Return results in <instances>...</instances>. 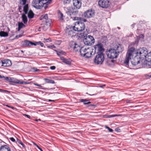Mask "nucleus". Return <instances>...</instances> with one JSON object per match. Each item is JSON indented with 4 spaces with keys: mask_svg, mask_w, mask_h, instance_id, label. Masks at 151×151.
<instances>
[{
    "mask_svg": "<svg viewBox=\"0 0 151 151\" xmlns=\"http://www.w3.org/2000/svg\"><path fill=\"white\" fill-rule=\"evenodd\" d=\"M147 52V49L145 47L140 48L136 51H135L134 48L131 47L128 50L124 63L127 65L129 60L131 59V57L133 56H135V57H136V56H139L140 59H143L145 58L146 60Z\"/></svg>",
    "mask_w": 151,
    "mask_h": 151,
    "instance_id": "1",
    "label": "nucleus"
},
{
    "mask_svg": "<svg viewBox=\"0 0 151 151\" xmlns=\"http://www.w3.org/2000/svg\"><path fill=\"white\" fill-rule=\"evenodd\" d=\"M69 45L71 50L74 52H76L78 50H80V52L81 55L85 58H88L94 54V52H93L94 50L91 47L85 49L82 48L80 49V47L73 41L70 42Z\"/></svg>",
    "mask_w": 151,
    "mask_h": 151,
    "instance_id": "2",
    "label": "nucleus"
},
{
    "mask_svg": "<svg viewBox=\"0 0 151 151\" xmlns=\"http://www.w3.org/2000/svg\"><path fill=\"white\" fill-rule=\"evenodd\" d=\"M124 48L121 44H117L112 48L109 49L107 52V55L108 58L111 59L116 58L120 52L123 50Z\"/></svg>",
    "mask_w": 151,
    "mask_h": 151,
    "instance_id": "3",
    "label": "nucleus"
},
{
    "mask_svg": "<svg viewBox=\"0 0 151 151\" xmlns=\"http://www.w3.org/2000/svg\"><path fill=\"white\" fill-rule=\"evenodd\" d=\"M74 19L75 20H78L79 21L76 22L75 23L73 27V30L78 32L84 30L85 28V25L83 22H86V19L78 17H74Z\"/></svg>",
    "mask_w": 151,
    "mask_h": 151,
    "instance_id": "4",
    "label": "nucleus"
},
{
    "mask_svg": "<svg viewBox=\"0 0 151 151\" xmlns=\"http://www.w3.org/2000/svg\"><path fill=\"white\" fill-rule=\"evenodd\" d=\"M97 54L94 59V63L97 65L101 64L104 59V54L102 52Z\"/></svg>",
    "mask_w": 151,
    "mask_h": 151,
    "instance_id": "5",
    "label": "nucleus"
},
{
    "mask_svg": "<svg viewBox=\"0 0 151 151\" xmlns=\"http://www.w3.org/2000/svg\"><path fill=\"white\" fill-rule=\"evenodd\" d=\"M83 41L86 45H91L94 42V39L92 36L87 35L83 39Z\"/></svg>",
    "mask_w": 151,
    "mask_h": 151,
    "instance_id": "6",
    "label": "nucleus"
},
{
    "mask_svg": "<svg viewBox=\"0 0 151 151\" xmlns=\"http://www.w3.org/2000/svg\"><path fill=\"white\" fill-rule=\"evenodd\" d=\"M6 81L10 82H13L17 84H27L29 83L26 81H21L15 78H10L6 77L5 78Z\"/></svg>",
    "mask_w": 151,
    "mask_h": 151,
    "instance_id": "7",
    "label": "nucleus"
},
{
    "mask_svg": "<svg viewBox=\"0 0 151 151\" xmlns=\"http://www.w3.org/2000/svg\"><path fill=\"white\" fill-rule=\"evenodd\" d=\"M99 5L103 8H107L109 5V1L108 0H100L99 1Z\"/></svg>",
    "mask_w": 151,
    "mask_h": 151,
    "instance_id": "8",
    "label": "nucleus"
},
{
    "mask_svg": "<svg viewBox=\"0 0 151 151\" xmlns=\"http://www.w3.org/2000/svg\"><path fill=\"white\" fill-rule=\"evenodd\" d=\"M39 5L40 6V9H41L43 7H44L45 9H46L47 8V5L50 4L52 2L51 0H49L47 2H44L43 1L41 0H39Z\"/></svg>",
    "mask_w": 151,
    "mask_h": 151,
    "instance_id": "9",
    "label": "nucleus"
},
{
    "mask_svg": "<svg viewBox=\"0 0 151 151\" xmlns=\"http://www.w3.org/2000/svg\"><path fill=\"white\" fill-rule=\"evenodd\" d=\"M94 15V11L92 10H88L84 13V17L87 18H90L93 17Z\"/></svg>",
    "mask_w": 151,
    "mask_h": 151,
    "instance_id": "10",
    "label": "nucleus"
},
{
    "mask_svg": "<svg viewBox=\"0 0 151 151\" xmlns=\"http://www.w3.org/2000/svg\"><path fill=\"white\" fill-rule=\"evenodd\" d=\"M1 66L4 67H9L12 65V63L9 60L7 59L0 61V64Z\"/></svg>",
    "mask_w": 151,
    "mask_h": 151,
    "instance_id": "11",
    "label": "nucleus"
},
{
    "mask_svg": "<svg viewBox=\"0 0 151 151\" xmlns=\"http://www.w3.org/2000/svg\"><path fill=\"white\" fill-rule=\"evenodd\" d=\"M94 48L95 50L98 51L97 53H98L102 52L104 51V50L103 48V45L100 43L94 46Z\"/></svg>",
    "mask_w": 151,
    "mask_h": 151,
    "instance_id": "12",
    "label": "nucleus"
},
{
    "mask_svg": "<svg viewBox=\"0 0 151 151\" xmlns=\"http://www.w3.org/2000/svg\"><path fill=\"white\" fill-rule=\"evenodd\" d=\"M73 3L74 7L76 9H80L81 6V0H73Z\"/></svg>",
    "mask_w": 151,
    "mask_h": 151,
    "instance_id": "13",
    "label": "nucleus"
},
{
    "mask_svg": "<svg viewBox=\"0 0 151 151\" xmlns=\"http://www.w3.org/2000/svg\"><path fill=\"white\" fill-rule=\"evenodd\" d=\"M146 64L149 66H151V51L149 53H147L146 56Z\"/></svg>",
    "mask_w": 151,
    "mask_h": 151,
    "instance_id": "14",
    "label": "nucleus"
},
{
    "mask_svg": "<svg viewBox=\"0 0 151 151\" xmlns=\"http://www.w3.org/2000/svg\"><path fill=\"white\" fill-rule=\"evenodd\" d=\"M39 0H34L32 2V6L34 7L37 9H40V6L39 5Z\"/></svg>",
    "mask_w": 151,
    "mask_h": 151,
    "instance_id": "15",
    "label": "nucleus"
},
{
    "mask_svg": "<svg viewBox=\"0 0 151 151\" xmlns=\"http://www.w3.org/2000/svg\"><path fill=\"white\" fill-rule=\"evenodd\" d=\"M87 32H83V31L79 32L78 33V36L80 38H84L87 35Z\"/></svg>",
    "mask_w": 151,
    "mask_h": 151,
    "instance_id": "16",
    "label": "nucleus"
},
{
    "mask_svg": "<svg viewBox=\"0 0 151 151\" xmlns=\"http://www.w3.org/2000/svg\"><path fill=\"white\" fill-rule=\"evenodd\" d=\"M0 151H11L9 147L7 145H2L0 147Z\"/></svg>",
    "mask_w": 151,
    "mask_h": 151,
    "instance_id": "17",
    "label": "nucleus"
},
{
    "mask_svg": "<svg viewBox=\"0 0 151 151\" xmlns=\"http://www.w3.org/2000/svg\"><path fill=\"white\" fill-rule=\"evenodd\" d=\"M131 62L133 65H136L139 63V60L135 57L134 59L131 60Z\"/></svg>",
    "mask_w": 151,
    "mask_h": 151,
    "instance_id": "18",
    "label": "nucleus"
},
{
    "mask_svg": "<svg viewBox=\"0 0 151 151\" xmlns=\"http://www.w3.org/2000/svg\"><path fill=\"white\" fill-rule=\"evenodd\" d=\"M24 44V45L26 46H30L33 45L36 46V44H35V43L27 40L25 41Z\"/></svg>",
    "mask_w": 151,
    "mask_h": 151,
    "instance_id": "19",
    "label": "nucleus"
},
{
    "mask_svg": "<svg viewBox=\"0 0 151 151\" xmlns=\"http://www.w3.org/2000/svg\"><path fill=\"white\" fill-rule=\"evenodd\" d=\"M60 59L64 63L67 64L69 65L71 63V62L70 61V60L68 59H65L63 57H60Z\"/></svg>",
    "mask_w": 151,
    "mask_h": 151,
    "instance_id": "20",
    "label": "nucleus"
},
{
    "mask_svg": "<svg viewBox=\"0 0 151 151\" xmlns=\"http://www.w3.org/2000/svg\"><path fill=\"white\" fill-rule=\"evenodd\" d=\"M74 10H73L72 8L69 7L67 9V11H66V13L68 15H69L70 16H71V14L73 13V12Z\"/></svg>",
    "mask_w": 151,
    "mask_h": 151,
    "instance_id": "21",
    "label": "nucleus"
},
{
    "mask_svg": "<svg viewBox=\"0 0 151 151\" xmlns=\"http://www.w3.org/2000/svg\"><path fill=\"white\" fill-rule=\"evenodd\" d=\"M80 101L81 102H83L84 105L88 104L91 103V102L89 101V100L86 99H80Z\"/></svg>",
    "mask_w": 151,
    "mask_h": 151,
    "instance_id": "22",
    "label": "nucleus"
},
{
    "mask_svg": "<svg viewBox=\"0 0 151 151\" xmlns=\"http://www.w3.org/2000/svg\"><path fill=\"white\" fill-rule=\"evenodd\" d=\"M22 21L24 24H26L27 22V19L25 14H23L22 15Z\"/></svg>",
    "mask_w": 151,
    "mask_h": 151,
    "instance_id": "23",
    "label": "nucleus"
},
{
    "mask_svg": "<svg viewBox=\"0 0 151 151\" xmlns=\"http://www.w3.org/2000/svg\"><path fill=\"white\" fill-rule=\"evenodd\" d=\"M34 14L32 10L29 11L28 13V17L29 19L32 18L34 16Z\"/></svg>",
    "mask_w": 151,
    "mask_h": 151,
    "instance_id": "24",
    "label": "nucleus"
},
{
    "mask_svg": "<svg viewBox=\"0 0 151 151\" xmlns=\"http://www.w3.org/2000/svg\"><path fill=\"white\" fill-rule=\"evenodd\" d=\"M44 80L45 81L46 83L54 84L55 83V81L52 80L47 78H44Z\"/></svg>",
    "mask_w": 151,
    "mask_h": 151,
    "instance_id": "25",
    "label": "nucleus"
},
{
    "mask_svg": "<svg viewBox=\"0 0 151 151\" xmlns=\"http://www.w3.org/2000/svg\"><path fill=\"white\" fill-rule=\"evenodd\" d=\"M8 35V33L6 32L1 31L0 32V36L1 37H6Z\"/></svg>",
    "mask_w": 151,
    "mask_h": 151,
    "instance_id": "26",
    "label": "nucleus"
},
{
    "mask_svg": "<svg viewBox=\"0 0 151 151\" xmlns=\"http://www.w3.org/2000/svg\"><path fill=\"white\" fill-rule=\"evenodd\" d=\"M67 31L68 32V34L69 35L73 36L75 35V33L74 32L73 30H68H68L66 31V32H67Z\"/></svg>",
    "mask_w": 151,
    "mask_h": 151,
    "instance_id": "27",
    "label": "nucleus"
},
{
    "mask_svg": "<svg viewBox=\"0 0 151 151\" xmlns=\"http://www.w3.org/2000/svg\"><path fill=\"white\" fill-rule=\"evenodd\" d=\"M48 16L47 14H45L44 15H42L40 17V19L42 20L43 19H48Z\"/></svg>",
    "mask_w": 151,
    "mask_h": 151,
    "instance_id": "28",
    "label": "nucleus"
},
{
    "mask_svg": "<svg viewBox=\"0 0 151 151\" xmlns=\"http://www.w3.org/2000/svg\"><path fill=\"white\" fill-rule=\"evenodd\" d=\"M58 17L60 19L63 20V14L60 11L58 12Z\"/></svg>",
    "mask_w": 151,
    "mask_h": 151,
    "instance_id": "29",
    "label": "nucleus"
},
{
    "mask_svg": "<svg viewBox=\"0 0 151 151\" xmlns=\"http://www.w3.org/2000/svg\"><path fill=\"white\" fill-rule=\"evenodd\" d=\"M28 8V5L27 4L25 5L24 6L23 11L24 12L25 14H27V13Z\"/></svg>",
    "mask_w": 151,
    "mask_h": 151,
    "instance_id": "30",
    "label": "nucleus"
},
{
    "mask_svg": "<svg viewBox=\"0 0 151 151\" xmlns=\"http://www.w3.org/2000/svg\"><path fill=\"white\" fill-rule=\"evenodd\" d=\"M78 13V11H76V10H74L73 12L72 13V14H71V16H70V17L73 18V19L74 20V17H72V16H75Z\"/></svg>",
    "mask_w": 151,
    "mask_h": 151,
    "instance_id": "31",
    "label": "nucleus"
},
{
    "mask_svg": "<svg viewBox=\"0 0 151 151\" xmlns=\"http://www.w3.org/2000/svg\"><path fill=\"white\" fill-rule=\"evenodd\" d=\"M35 44H36V45H40L42 47L44 46V44L42 43L41 41H39L38 42H36L35 43Z\"/></svg>",
    "mask_w": 151,
    "mask_h": 151,
    "instance_id": "32",
    "label": "nucleus"
},
{
    "mask_svg": "<svg viewBox=\"0 0 151 151\" xmlns=\"http://www.w3.org/2000/svg\"><path fill=\"white\" fill-rule=\"evenodd\" d=\"M49 27H47V25L45 24L43 26H42L41 27H40L39 29L41 28H42L45 31Z\"/></svg>",
    "mask_w": 151,
    "mask_h": 151,
    "instance_id": "33",
    "label": "nucleus"
},
{
    "mask_svg": "<svg viewBox=\"0 0 151 151\" xmlns=\"http://www.w3.org/2000/svg\"><path fill=\"white\" fill-rule=\"evenodd\" d=\"M17 143L21 144L22 146L23 147H24V145L20 140L17 138Z\"/></svg>",
    "mask_w": 151,
    "mask_h": 151,
    "instance_id": "34",
    "label": "nucleus"
},
{
    "mask_svg": "<svg viewBox=\"0 0 151 151\" xmlns=\"http://www.w3.org/2000/svg\"><path fill=\"white\" fill-rule=\"evenodd\" d=\"M18 27L22 28L23 27H25V25L22 22H19L18 24Z\"/></svg>",
    "mask_w": 151,
    "mask_h": 151,
    "instance_id": "35",
    "label": "nucleus"
},
{
    "mask_svg": "<svg viewBox=\"0 0 151 151\" xmlns=\"http://www.w3.org/2000/svg\"><path fill=\"white\" fill-rule=\"evenodd\" d=\"M51 21L50 19H48L47 21L46 22V24L47 25V27H49L50 25Z\"/></svg>",
    "mask_w": 151,
    "mask_h": 151,
    "instance_id": "36",
    "label": "nucleus"
},
{
    "mask_svg": "<svg viewBox=\"0 0 151 151\" xmlns=\"http://www.w3.org/2000/svg\"><path fill=\"white\" fill-rule=\"evenodd\" d=\"M47 47L50 49L55 48L56 47L54 45H49L47 46Z\"/></svg>",
    "mask_w": 151,
    "mask_h": 151,
    "instance_id": "37",
    "label": "nucleus"
},
{
    "mask_svg": "<svg viewBox=\"0 0 151 151\" xmlns=\"http://www.w3.org/2000/svg\"><path fill=\"white\" fill-rule=\"evenodd\" d=\"M44 42H50L51 41V39L50 38H48L47 39H44Z\"/></svg>",
    "mask_w": 151,
    "mask_h": 151,
    "instance_id": "38",
    "label": "nucleus"
},
{
    "mask_svg": "<svg viewBox=\"0 0 151 151\" xmlns=\"http://www.w3.org/2000/svg\"><path fill=\"white\" fill-rule=\"evenodd\" d=\"M105 128L106 129H107L109 130V132H113V129L111 128H110L109 127L107 126H106Z\"/></svg>",
    "mask_w": 151,
    "mask_h": 151,
    "instance_id": "39",
    "label": "nucleus"
},
{
    "mask_svg": "<svg viewBox=\"0 0 151 151\" xmlns=\"http://www.w3.org/2000/svg\"><path fill=\"white\" fill-rule=\"evenodd\" d=\"M118 116V115H109L108 116V117L110 118L111 117H114L115 116Z\"/></svg>",
    "mask_w": 151,
    "mask_h": 151,
    "instance_id": "40",
    "label": "nucleus"
},
{
    "mask_svg": "<svg viewBox=\"0 0 151 151\" xmlns=\"http://www.w3.org/2000/svg\"><path fill=\"white\" fill-rule=\"evenodd\" d=\"M63 1L64 3L66 4L69 3L70 1V0H63Z\"/></svg>",
    "mask_w": 151,
    "mask_h": 151,
    "instance_id": "41",
    "label": "nucleus"
},
{
    "mask_svg": "<svg viewBox=\"0 0 151 151\" xmlns=\"http://www.w3.org/2000/svg\"><path fill=\"white\" fill-rule=\"evenodd\" d=\"M33 71L34 72L38 71L39 70V69H37V68H33Z\"/></svg>",
    "mask_w": 151,
    "mask_h": 151,
    "instance_id": "42",
    "label": "nucleus"
},
{
    "mask_svg": "<svg viewBox=\"0 0 151 151\" xmlns=\"http://www.w3.org/2000/svg\"><path fill=\"white\" fill-rule=\"evenodd\" d=\"M23 115L24 116L27 117L29 119H30V116L29 115L25 114H23Z\"/></svg>",
    "mask_w": 151,
    "mask_h": 151,
    "instance_id": "43",
    "label": "nucleus"
},
{
    "mask_svg": "<svg viewBox=\"0 0 151 151\" xmlns=\"http://www.w3.org/2000/svg\"><path fill=\"white\" fill-rule=\"evenodd\" d=\"M22 4L25 5L26 3L27 0H22Z\"/></svg>",
    "mask_w": 151,
    "mask_h": 151,
    "instance_id": "44",
    "label": "nucleus"
},
{
    "mask_svg": "<svg viewBox=\"0 0 151 151\" xmlns=\"http://www.w3.org/2000/svg\"><path fill=\"white\" fill-rule=\"evenodd\" d=\"M13 142H14L15 141V139L13 137H10L9 138Z\"/></svg>",
    "mask_w": 151,
    "mask_h": 151,
    "instance_id": "45",
    "label": "nucleus"
},
{
    "mask_svg": "<svg viewBox=\"0 0 151 151\" xmlns=\"http://www.w3.org/2000/svg\"><path fill=\"white\" fill-rule=\"evenodd\" d=\"M88 106H93L94 108H95L96 107V105L94 104H90Z\"/></svg>",
    "mask_w": 151,
    "mask_h": 151,
    "instance_id": "46",
    "label": "nucleus"
},
{
    "mask_svg": "<svg viewBox=\"0 0 151 151\" xmlns=\"http://www.w3.org/2000/svg\"><path fill=\"white\" fill-rule=\"evenodd\" d=\"M50 68L51 70H54L55 69V67L54 66H51L50 67Z\"/></svg>",
    "mask_w": 151,
    "mask_h": 151,
    "instance_id": "47",
    "label": "nucleus"
},
{
    "mask_svg": "<svg viewBox=\"0 0 151 151\" xmlns=\"http://www.w3.org/2000/svg\"><path fill=\"white\" fill-rule=\"evenodd\" d=\"M6 77H5L3 76H1V75H0V78H4V80L6 81V80H5V78Z\"/></svg>",
    "mask_w": 151,
    "mask_h": 151,
    "instance_id": "48",
    "label": "nucleus"
},
{
    "mask_svg": "<svg viewBox=\"0 0 151 151\" xmlns=\"http://www.w3.org/2000/svg\"><path fill=\"white\" fill-rule=\"evenodd\" d=\"M59 53H60V54H62L63 55H65V52L62 51L59 52Z\"/></svg>",
    "mask_w": 151,
    "mask_h": 151,
    "instance_id": "49",
    "label": "nucleus"
},
{
    "mask_svg": "<svg viewBox=\"0 0 151 151\" xmlns=\"http://www.w3.org/2000/svg\"><path fill=\"white\" fill-rule=\"evenodd\" d=\"M34 84L36 86H38L40 87H42L41 86L40 84H37L36 83H34Z\"/></svg>",
    "mask_w": 151,
    "mask_h": 151,
    "instance_id": "50",
    "label": "nucleus"
},
{
    "mask_svg": "<svg viewBox=\"0 0 151 151\" xmlns=\"http://www.w3.org/2000/svg\"><path fill=\"white\" fill-rule=\"evenodd\" d=\"M36 146L41 151H43L42 150L38 145H36Z\"/></svg>",
    "mask_w": 151,
    "mask_h": 151,
    "instance_id": "51",
    "label": "nucleus"
},
{
    "mask_svg": "<svg viewBox=\"0 0 151 151\" xmlns=\"http://www.w3.org/2000/svg\"><path fill=\"white\" fill-rule=\"evenodd\" d=\"M6 106L8 107H9V108H11L12 109H14V107H13L10 106L8 105H6Z\"/></svg>",
    "mask_w": 151,
    "mask_h": 151,
    "instance_id": "52",
    "label": "nucleus"
},
{
    "mask_svg": "<svg viewBox=\"0 0 151 151\" xmlns=\"http://www.w3.org/2000/svg\"><path fill=\"white\" fill-rule=\"evenodd\" d=\"M22 36V35H17L16 37V38H18L19 37H21Z\"/></svg>",
    "mask_w": 151,
    "mask_h": 151,
    "instance_id": "53",
    "label": "nucleus"
},
{
    "mask_svg": "<svg viewBox=\"0 0 151 151\" xmlns=\"http://www.w3.org/2000/svg\"><path fill=\"white\" fill-rule=\"evenodd\" d=\"M35 120L36 122H38L39 121H41V120L39 119H35Z\"/></svg>",
    "mask_w": 151,
    "mask_h": 151,
    "instance_id": "54",
    "label": "nucleus"
},
{
    "mask_svg": "<svg viewBox=\"0 0 151 151\" xmlns=\"http://www.w3.org/2000/svg\"><path fill=\"white\" fill-rule=\"evenodd\" d=\"M57 55L59 56L60 57H61V56H60V53H59V52H57Z\"/></svg>",
    "mask_w": 151,
    "mask_h": 151,
    "instance_id": "55",
    "label": "nucleus"
},
{
    "mask_svg": "<svg viewBox=\"0 0 151 151\" xmlns=\"http://www.w3.org/2000/svg\"><path fill=\"white\" fill-rule=\"evenodd\" d=\"M106 86V85L105 84H104V85H102V86H99V87H101V88H102L104 86Z\"/></svg>",
    "mask_w": 151,
    "mask_h": 151,
    "instance_id": "56",
    "label": "nucleus"
},
{
    "mask_svg": "<svg viewBox=\"0 0 151 151\" xmlns=\"http://www.w3.org/2000/svg\"><path fill=\"white\" fill-rule=\"evenodd\" d=\"M4 91L2 89H0V92H2Z\"/></svg>",
    "mask_w": 151,
    "mask_h": 151,
    "instance_id": "57",
    "label": "nucleus"
},
{
    "mask_svg": "<svg viewBox=\"0 0 151 151\" xmlns=\"http://www.w3.org/2000/svg\"><path fill=\"white\" fill-rule=\"evenodd\" d=\"M133 35L132 34H131L130 35H127L128 37H131L132 35Z\"/></svg>",
    "mask_w": 151,
    "mask_h": 151,
    "instance_id": "58",
    "label": "nucleus"
},
{
    "mask_svg": "<svg viewBox=\"0 0 151 151\" xmlns=\"http://www.w3.org/2000/svg\"><path fill=\"white\" fill-rule=\"evenodd\" d=\"M126 101L127 102L129 103L130 101V100H127Z\"/></svg>",
    "mask_w": 151,
    "mask_h": 151,
    "instance_id": "59",
    "label": "nucleus"
},
{
    "mask_svg": "<svg viewBox=\"0 0 151 151\" xmlns=\"http://www.w3.org/2000/svg\"><path fill=\"white\" fill-rule=\"evenodd\" d=\"M49 101H54V100H50V99H49Z\"/></svg>",
    "mask_w": 151,
    "mask_h": 151,
    "instance_id": "60",
    "label": "nucleus"
},
{
    "mask_svg": "<svg viewBox=\"0 0 151 151\" xmlns=\"http://www.w3.org/2000/svg\"><path fill=\"white\" fill-rule=\"evenodd\" d=\"M21 29V28H19V27H18V31H19L20 30V29Z\"/></svg>",
    "mask_w": 151,
    "mask_h": 151,
    "instance_id": "61",
    "label": "nucleus"
},
{
    "mask_svg": "<svg viewBox=\"0 0 151 151\" xmlns=\"http://www.w3.org/2000/svg\"><path fill=\"white\" fill-rule=\"evenodd\" d=\"M21 51L22 52H23V50H21Z\"/></svg>",
    "mask_w": 151,
    "mask_h": 151,
    "instance_id": "62",
    "label": "nucleus"
},
{
    "mask_svg": "<svg viewBox=\"0 0 151 151\" xmlns=\"http://www.w3.org/2000/svg\"><path fill=\"white\" fill-rule=\"evenodd\" d=\"M35 144V145L36 146V145H37L36 144H35V143H34Z\"/></svg>",
    "mask_w": 151,
    "mask_h": 151,
    "instance_id": "63",
    "label": "nucleus"
},
{
    "mask_svg": "<svg viewBox=\"0 0 151 151\" xmlns=\"http://www.w3.org/2000/svg\"><path fill=\"white\" fill-rule=\"evenodd\" d=\"M133 25H133V24H132V27H133Z\"/></svg>",
    "mask_w": 151,
    "mask_h": 151,
    "instance_id": "64",
    "label": "nucleus"
}]
</instances>
